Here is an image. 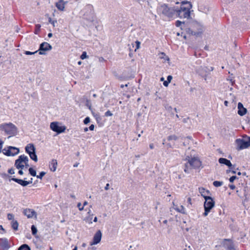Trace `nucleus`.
I'll use <instances>...</instances> for the list:
<instances>
[{
    "label": "nucleus",
    "instance_id": "obj_13",
    "mask_svg": "<svg viewBox=\"0 0 250 250\" xmlns=\"http://www.w3.org/2000/svg\"><path fill=\"white\" fill-rule=\"evenodd\" d=\"M0 247L2 250H8L10 246L8 243V241L7 238H1L0 239Z\"/></svg>",
    "mask_w": 250,
    "mask_h": 250
},
{
    "label": "nucleus",
    "instance_id": "obj_5",
    "mask_svg": "<svg viewBox=\"0 0 250 250\" xmlns=\"http://www.w3.org/2000/svg\"><path fill=\"white\" fill-rule=\"evenodd\" d=\"M205 201L204 202V209L205 212L203 213L204 216L208 215L211 209L214 207L215 202L213 198L210 196L205 197Z\"/></svg>",
    "mask_w": 250,
    "mask_h": 250
},
{
    "label": "nucleus",
    "instance_id": "obj_46",
    "mask_svg": "<svg viewBox=\"0 0 250 250\" xmlns=\"http://www.w3.org/2000/svg\"><path fill=\"white\" fill-rule=\"evenodd\" d=\"M172 79V76L171 75H168L167 77V81L169 82V83H170L171 80Z\"/></svg>",
    "mask_w": 250,
    "mask_h": 250
},
{
    "label": "nucleus",
    "instance_id": "obj_9",
    "mask_svg": "<svg viewBox=\"0 0 250 250\" xmlns=\"http://www.w3.org/2000/svg\"><path fill=\"white\" fill-rule=\"evenodd\" d=\"M222 244L226 250H235L234 244L231 239H223Z\"/></svg>",
    "mask_w": 250,
    "mask_h": 250
},
{
    "label": "nucleus",
    "instance_id": "obj_12",
    "mask_svg": "<svg viewBox=\"0 0 250 250\" xmlns=\"http://www.w3.org/2000/svg\"><path fill=\"white\" fill-rule=\"evenodd\" d=\"M23 213L24 215L26 216L28 218H31L35 217L37 218V213L32 209L26 208L24 209Z\"/></svg>",
    "mask_w": 250,
    "mask_h": 250
},
{
    "label": "nucleus",
    "instance_id": "obj_43",
    "mask_svg": "<svg viewBox=\"0 0 250 250\" xmlns=\"http://www.w3.org/2000/svg\"><path fill=\"white\" fill-rule=\"evenodd\" d=\"M25 157L26 158L27 161H26V160L23 161V163H24L26 167H28L29 166L28 163V158L26 156H25Z\"/></svg>",
    "mask_w": 250,
    "mask_h": 250
},
{
    "label": "nucleus",
    "instance_id": "obj_15",
    "mask_svg": "<svg viewBox=\"0 0 250 250\" xmlns=\"http://www.w3.org/2000/svg\"><path fill=\"white\" fill-rule=\"evenodd\" d=\"M218 162L220 164H224V165L228 166L229 168H231L232 165L229 160L226 158H220L219 159Z\"/></svg>",
    "mask_w": 250,
    "mask_h": 250
},
{
    "label": "nucleus",
    "instance_id": "obj_40",
    "mask_svg": "<svg viewBox=\"0 0 250 250\" xmlns=\"http://www.w3.org/2000/svg\"><path fill=\"white\" fill-rule=\"evenodd\" d=\"M7 218L9 220H13L14 215L12 214L9 213L7 215Z\"/></svg>",
    "mask_w": 250,
    "mask_h": 250
},
{
    "label": "nucleus",
    "instance_id": "obj_2",
    "mask_svg": "<svg viewBox=\"0 0 250 250\" xmlns=\"http://www.w3.org/2000/svg\"><path fill=\"white\" fill-rule=\"evenodd\" d=\"M187 162L185 164L184 171L187 173H190L192 169L199 168L201 165V162L199 159L196 157L190 158L188 156L185 159Z\"/></svg>",
    "mask_w": 250,
    "mask_h": 250
},
{
    "label": "nucleus",
    "instance_id": "obj_34",
    "mask_svg": "<svg viewBox=\"0 0 250 250\" xmlns=\"http://www.w3.org/2000/svg\"><path fill=\"white\" fill-rule=\"evenodd\" d=\"M46 172L44 171L41 172L39 175H37L36 177L40 179H42V177L45 175Z\"/></svg>",
    "mask_w": 250,
    "mask_h": 250
},
{
    "label": "nucleus",
    "instance_id": "obj_10",
    "mask_svg": "<svg viewBox=\"0 0 250 250\" xmlns=\"http://www.w3.org/2000/svg\"><path fill=\"white\" fill-rule=\"evenodd\" d=\"M27 161L26 158L24 155H20L18 159L15 161V166L17 169H22L24 168V165L23 164V161Z\"/></svg>",
    "mask_w": 250,
    "mask_h": 250
},
{
    "label": "nucleus",
    "instance_id": "obj_18",
    "mask_svg": "<svg viewBox=\"0 0 250 250\" xmlns=\"http://www.w3.org/2000/svg\"><path fill=\"white\" fill-rule=\"evenodd\" d=\"M174 206V209L177 210L178 212H180L182 214H186V211L185 208L183 206L181 205L180 206H178L177 205H175L174 203H173Z\"/></svg>",
    "mask_w": 250,
    "mask_h": 250
},
{
    "label": "nucleus",
    "instance_id": "obj_22",
    "mask_svg": "<svg viewBox=\"0 0 250 250\" xmlns=\"http://www.w3.org/2000/svg\"><path fill=\"white\" fill-rule=\"evenodd\" d=\"M199 190L201 195L205 198V197H209V196H207V194H208L209 191L206 190L205 188H199Z\"/></svg>",
    "mask_w": 250,
    "mask_h": 250
},
{
    "label": "nucleus",
    "instance_id": "obj_30",
    "mask_svg": "<svg viewBox=\"0 0 250 250\" xmlns=\"http://www.w3.org/2000/svg\"><path fill=\"white\" fill-rule=\"evenodd\" d=\"M29 173L32 176H36V171L32 167L29 168Z\"/></svg>",
    "mask_w": 250,
    "mask_h": 250
},
{
    "label": "nucleus",
    "instance_id": "obj_19",
    "mask_svg": "<svg viewBox=\"0 0 250 250\" xmlns=\"http://www.w3.org/2000/svg\"><path fill=\"white\" fill-rule=\"evenodd\" d=\"M57 166V162L56 160L53 159L50 164V169L52 171H55L56 170Z\"/></svg>",
    "mask_w": 250,
    "mask_h": 250
},
{
    "label": "nucleus",
    "instance_id": "obj_37",
    "mask_svg": "<svg viewBox=\"0 0 250 250\" xmlns=\"http://www.w3.org/2000/svg\"><path fill=\"white\" fill-rule=\"evenodd\" d=\"M38 51H38H36L35 52H30V51H26L24 53L26 55H30L35 54V53H37Z\"/></svg>",
    "mask_w": 250,
    "mask_h": 250
},
{
    "label": "nucleus",
    "instance_id": "obj_26",
    "mask_svg": "<svg viewBox=\"0 0 250 250\" xmlns=\"http://www.w3.org/2000/svg\"><path fill=\"white\" fill-rule=\"evenodd\" d=\"M19 224L17 221H13L12 222V228L15 230H18Z\"/></svg>",
    "mask_w": 250,
    "mask_h": 250
},
{
    "label": "nucleus",
    "instance_id": "obj_59",
    "mask_svg": "<svg viewBox=\"0 0 250 250\" xmlns=\"http://www.w3.org/2000/svg\"><path fill=\"white\" fill-rule=\"evenodd\" d=\"M88 204L87 202V201H84V203H83V206H85L86 205H87Z\"/></svg>",
    "mask_w": 250,
    "mask_h": 250
},
{
    "label": "nucleus",
    "instance_id": "obj_56",
    "mask_svg": "<svg viewBox=\"0 0 250 250\" xmlns=\"http://www.w3.org/2000/svg\"><path fill=\"white\" fill-rule=\"evenodd\" d=\"M149 147L150 149H153L154 148V145L153 144H150L149 145Z\"/></svg>",
    "mask_w": 250,
    "mask_h": 250
},
{
    "label": "nucleus",
    "instance_id": "obj_28",
    "mask_svg": "<svg viewBox=\"0 0 250 250\" xmlns=\"http://www.w3.org/2000/svg\"><path fill=\"white\" fill-rule=\"evenodd\" d=\"M223 182L222 181H215L213 182V185L215 187H219L222 186Z\"/></svg>",
    "mask_w": 250,
    "mask_h": 250
},
{
    "label": "nucleus",
    "instance_id": "obj_29",
    "mask_svg": "<svg viewBox=\"0 0 250 250\" xmlns=\"http://www.w3.org/2000/svg\"><path fill=\"white\" fill-rule=\"evenodd\" d=\"M31 229V231H32V234L33 235H36L37 233L38 230H37V228L35 227V226L32 225Z\"/></svg>",
    "mask_w": 250,
    "mask_h": 250
},
{
    "label": "nucleus",
    "instance_id": "obj_1",
    "mask_svg": "<svg viewBox=\"0 0 250 250\" xmlns=\"http://www.w3.org/2000/svg\"><path fill=\"white\" fill-rule=\"evenodd\" d=\"M188 4L189 5V7H185L181 6L179 9L168 8L167 5L165 4L163 6L164 7L163 13L168 17H171L173 14H176L181 19H188L190 16L189 9L191 7V4L189 3H188Z\"/></svg>",
    "mask_w": 250,
    "mask_h": 250
},
{
    "label": "nucleus",
    "instance_id": "obj_49",
    "mask_svg": "<svg viewBox=\"0 0 250 250\" xmlns=\"http://www.w3.org/2000/svg\"><path fill=\"white\" fill-rule=\"evenodd\" d=\"M94 127H95V126L94 125L92 124L90 125V126L89 127V129L90 130H93L94 129Z\"/></svg>",
    "mask_w": 250,
    "mask_h": 250
},
{
    "label": "nucleus",
    "instance_id": "obj_55",
    "mask_svg": "<svg viewBox=\"0 0 250 250\" xmlns=\"http://www.w3.org/2000/svg\"><path fill=\"white\" fill-rule=\"evenodd\" d=\"M32 181H33V178H31L30 179V180L28 181H27V183H28V185L30 184H32Z\"/></svg>",
    "mask_w": 250,
    "mask_h": 250
},
{
    "label": "nucleus",
    "instance_id": "obj_44",
    "mask_svg": "<svg viewBox=\"0 0 250 250\" xmlns=\"http://www.w3.org/2000/svg\"><path fill=\"white\" fill-rule=\"evenodd\" d=\"M0 175L3 178H6L7 177H10V176L7 174L4 173L0 174Z\"/></svg>",
    "mask_w": 250,
    "mask_h": 250
},
{
    "label": "nucleus",
    "instance_id": "obj_41",
    "mask_svg": "<svg viewBox=\"0 0 250 250\" xmlns=\"http://www.w3.org/2000/svg\"><path fill=\"white\" fill-rule=\"evenodd\" d=\"M8 172L10 174H14L15 173L14 169L13 168H11L9 169L8 170Z\"/></svg>",
    "mask_w": 250,
    "mask_h": 250
},
{
    "label": "nucleus",
    "instance_id": "obj_20",
    "mask_svg": "<svg viewBox=\"0 0 250 250\" xmlns=\"http://www.w3.org/2000/svg\"><path fill=\"white\" fill-rule=\"evenodd\" d=\"M32 152H33V154H30L29 156L32 160H33L35 162H37L38 161V157H37V155L36 154V148H35V147L32 146Z\"/></svg>",
    "mask_w": 250,
    "mask_h": 250
},
{
    "label": "nucleus",
    "instance_id": "obj_23",
    "mask_svg": "<svg viewBox=\"0 0 250 250\" xmlns=\"http://www.w3.org/2000/svg\"><path fill=\"white\" fill-rule=\"evenodd\" d=\"M85 10H87L89 12V15L91 16L93 15L94 11H93V7L91 4H87L86 5L85 7Z\"/></svg>",
    "mask_w": 250,
    "mask_h": 250
},
{
    "label": "nucleus",
    "instance_id": "obj_24",
    "mask_svg": "<svg viewBox=\"0 0 250 250\" xmlns=\"http://www.w3.org/2000/svg\"><path fill=\"white\" fill-rule=\"evenodd\" d=\"M158 55H159V58H160L161 59H164L165 61H166V60L168 61L169 60L168 57L166 56L165 53H164L163 52H161V53H159Z\"/></svg>",
    "mask_w": 250,
    "mask_h": 250
},
{
    "label": "nucleus",
    "instance_id": "obj_8",
    "mask_svg": "<svg viewBox=\"0 0 250 250\" xmlns=\"http://www.w3.org/2000/svg\"><path fill=\"white\" fill-rule=\"evenodd\" d=\"M52 48V46L46 42L42 43L39 47L38 51L40 55H45V51H49Z\"/></svg>",
    "mask_w": 250,
    "mask_h": 250
},
{
    "label": "nucleus",
    "instance_id": "obj_6",
    "mask_svg": "<svg viewBox=\"0 0 250 250\" xmlns=\"http://www.w3.org/2000/svg\"><path fill=\"white\" fill-rule=\"evenodd\" d=\"M50 128L57 134L64 132L66 129L64 125H60L58 122H52L50 125Z\"/></svg>",
    "mask_w": 250,
    "mask_h": 250
},
{
    "label": "nucleus",
    "instance_id": "obj_36",
    "mask_svg": "<svg viewBox=\"0 0 250 250\" xmlns=\"http://www.w3.org/2000/svg\"><path fill=\"white\" fill-rule=\"evenodd\" d=\"M90 122V118L88 117H86L84 120H83V123L85 125L88 124Z\"/></svg>",
    "mask_w": 250,
    "mask_h": 250
},
{
    "label": "nucleus",
    "instance_id": "obj_21",
    "mask_svg": "<svg viewBox=\"0 0 250 250\" xmlns=\"http://www.w3.org/2000/svg\"><path fill=\"white\" fill-rule=\"evenodd\" d=\"M32 147H35L34 145L33 144H28L25 148V150L26 153H27L30 156V154H33L32 152Z\"/></svg>",
    "mask_w": 250,
    "mask_h": 250
},
{
    "label": "nucleus",
    "instance_id": "obj_7",
    "mask_svg": "<svg viewBox=\"0 0 250 250\" xmlns=\"http://www.w3.org/2000/svg\"><path fill=\"white\" fill-rule=\"evenodd\" d=\"M19 149L14 146H9L8 147V149H6L5 148L2 150L3 154L6 156H15L19 153Z\"/></svg>",
    "mask_w": 250,
    "mask_h": 250
},
{
    "label": "nucleus",
    "instance_id": "obj_54",
    "mask_svg": "<svg viewBox=\"0 0 250 250\" xmlns=\"http://www.w3.org/2000/svg\"><path fill=\"white\" fill-rule=\"evenodd\" d=\"M18 173L20 175H22L23 174V172L22 170L21 169L20 170H19Z\"/></svg>",
    "mask_w": 250,
    "mask_h": 250
},
{
    "label": "nucleus",
    "instance_id": "obj_52",
    "mask_svg": "<svg viewBox=\"0 0 250 250\" xmlns=\"http://www.w3.org/2000/svg\"><path fill=\"white\" fill-rule=\"evenodd\" d=\"M49 21L51 23L53 24V26H55V23H57V21H52L51 19H50Z\"/></svg>",
    "mask_w": 250,
    "mask_h": 250
},
{
    "label": "nucleus",
    "instance_id": "obj_57",
    "mask_svg": "<svg viewBox=\"0 0 250 250\" xmlns=\"http://www.w3.org/2000/svg\"><path fill=\"white\" fill-rule=\"evenodd\" d=\"M228 104H229L228 101H225L224 104L225 105V106H228Z\"/></svg>",
    "mask_w": 250,
    "mask_h": 250
},
{
    "label": "nucleus",
    "instance_id": "obj_60",
    "mask_svg": "<svg viewBox=\"0 0 250 250\" xmlns=\"http://www.w3.org/2000/svg\"><path fill=\"white\" fill-rule=\"evenodd\" d=\"M88 128L87 127H85L84 128V132H87L88 131Z\"/></svg>",
    "mask_w": 250,
    "mask_h": 250
},
{
    "label": "nucleus",
    "instance_id": "obj_47",
    "mask_svg": "<svg viewBox=\"0 0 250 250\" xmlns=\"http://www.w3.org/2000/svg\"><path fill=\"white\" fill-rule=\"evenodd\" d=\"M169 83L167 80V81H165L163 83V84L165 86H167L168 85V84L169 83Z\"/></svg>",
    "mask_w": 250,
    "mask_h": 250
},
{
    "label": "nucleus",
    "instance_id": "obj_3",
    "mask_svg": "<svg viewBox=\"0 0 250 250\" xmlns=\"http://www.w3.org/2000/svg\"><path fill=\"white\" fill-rule=\"evenodd\" d=\"M235 143L237 150H240L247 148L250 146V137L246 136L242 139H237Z\"/></svg>",
    "mask_w": 250,
    "mask_h": 250
},
{
    "label": "nucleus",
    "instance_id": "obj_63",
    "mask_svg": "<svg viewBox=\"0 0 250 250\" xmlns=\"http://www.w3.org/2000/svg\"><path fill=\"white\" fill-rule=\"evenodd\" d=\"M167 222V220H165L163 221V223L165 224H166Z\"/></svg>",
    "mask_w": 250,
    "mask_h": 250
},
{
    "label": "nucleus",
    "instance_id": "obj_11",
    "mask_svg": "<svg viewBox=\"0 0 250 250\" xmlns=\"http://www.w3.org/2000/svg\"><path fill=\"white\" fill-rule=\"evenodd\" d=\"M102 232L100 230H98L94 234L93 242L91 243V245H96L100 242L102 238Z\"/></svg>",
    "mask_w": 250,
    "mask_h": 250
},
{
    "label": "nucleus",
    "instance_id": "obj_31",
    "mask_svg": "<svg viewBox=\"0 0 250 250\" xmlns=\"http://www.w3.org/2000/svg\"><path fill=\"white\" fill-rule=\"evenodd\" d=\"M41 25L39 24H36L35 25V30L34 31V33L35 34H38L40 31Z\"/></svg>",
    "mask_w": 250,
    "mask_h": 250
},
{
    "label": "nucleus",
    "instance_id": "obj_58",
    "mask_svg": "<svg viewBox=\"0 0 250 250\" xmlns=\"http://www.w3.org/2000/svg\"><path fill=\"white\" fill-rule=\"evenodd\" d=\"M52 36H53V34H52V33H49L48 34V37L49 38H51V37H52Z\"/></svg>",
    "mask_w": 250,
    "mask_h": 250
},
{
    "label": "nucleus",
    "instance_id": "obj_27",
    "mask_svg": "<svg viewBox=\"0 0 250 250\" xmlns=\"http://www.w3.org/2000/svg\"><path fill=\"white\" fill-rule=\"evenodd\" d=\"M185 24L184 21H177L175 22V25L177 27H180L181 29H183V25Z\"/></svg>",
    "mask_w": 250,
    "mask_h": 250
},
{
    "label": "nucleus",
    "instance_id": "obj_50",
    "mask_svg": "<svg viewBox=\"0 0 250 250\" xmlns=\"http://www.w3.org/2000/svg\"><path fill=\"white\" fill-rule=\"evenodd\" d=\"M109 188V184L108 183L106 184L105 187H104V189L106 190H108Z\"/></svg>",
    "mask_w": 250,
    "mask_h": 250
},
{
    "label": "nucleus",
    "instance_id": "obj_61",
    "mask_svg": "<svg viewBox=\"0 0 250 250\" xmlns=\"http://www.w3.org/2000/svg\"><path fill=\"white\" fill-rule=\"evenodd\" d=\"M93 221H94V222H96L97 221V217H95L94 218Z\"/></svg>",
    "mask_w": 250,
    "mask_h": 250
},
{
    "label": "nucleus",
    "instance_id": "obj_64",
    "mask_svg": "<svg viewBox=\"0 0 250 250\" xmlns=\"http://www.w3.org/2000/svg\"><path fill=\"white\" fill-rule=\"evenodd\" d=\"M188 119H188H184L183 120V122H184V123H186V122H187V120Z\"/></svg>",
    "mask_w": 250,
    "mask_h": 250
},
{
    "label": "nucleus",
    "instance_id": "obj_17",
    "mask_svg": "<svg viewBox=\"0 0 250 250\" xmlns=\"http://www.w3.org/2000/svg\"><path fill=\"white\" fill-rule=\"evenodd\" d=\"M66 2H64L63 0H59L58 2L56 3V6L60 11H63L64 6Z\"/></svg>",
    "mask_w": 250,
    "mask_h": 250
},
{
    "label": "nucleus",
    "instance_id": "obj_45",
    "mask_svg": "<svg viewBox=\"0 0 250 250\" xmlns=\"http://www.w3.org/2000/svg\"><path fill=\"white\" fill-rule=\"evenodd\" d=\"M4 232H5V229H3V227L1 225H0V233H3Z\"/></svg>",
    "mask_w": 250,
    "mask_h": 250
},
{
    "label": "nucleus",
    "instance_id": "obj_35",
    "mask_svg": "<svg viewBox=\"0 0 250 250\" xmlns=\"http://www.w3.org/2000/svg\"><path fill=\"white\" fill-rule=\"evenodd\" d=\"M87 57V55L86 54V52L84 51L82 53L80 58L81 59L83 60L84 59H86Z\"/></svg>",
    "mask_w": 250,
    "mask_h": 250
},
{
    "label": "nucleus",
    "instance_id": "obj_25",
    "mask_svg": "<svg viewBox=\"0 0 250 250\" xmlns=\"http://www.w3.org/2000/svg\"><path fill=\"white\" fill-rule=\"evenodd\" d=\"M18 250H31V249L28 245L25 244L21 246Z\"/></svg>",
    "mask_w": 250,
    "mask_h": 250
},
{
    "label": "nucleus",
    "instance_id": "obj_14",
    "mask_svg": "<svg viewBox=\"0 0 250 250\" xmlns=\"http://www.w3.org/2000/svg\"><path fill=\"white\" fill-rule=\"evenodd\" d=\"M238 114L240 116H244L247 113V110L246 108H245L243 105V104L239 102L238 104Z\"/></svg>",
    "mask_w": 250,
    "mask_h": 250
},
{
    "label": "nucleus",
    "instance_id": "obj_53",
    "mask_svg": "<svg viewBox=\"0 0 250 250\" xmlns=\"http://www.w3.org/2000/svg\"><path fill=\"white\" fill-rule=\"evenodd\" d=\"M3 142L0 139V152H1V149L2 147V145Z\"/></svg>",
    "mask_w": 250,
    "mask_h": 250
},
{
    "label": "nucleus",
    "instance_id": "obj_42",
    "mask_svg": "<svg viewBox=\"0 0 250 250\" xmlns=\"http://www.w3.org/2000/svg\"><path fill=\"white\" fill-rule=\"evenodd\" d=\"M77 207L79 208V209L81 211L83 209V206L82 207V204L81 203H79L77 205Z\"/></svg>",
    "mask_w": 250,
    "mask_h": 250
},
{
    "label": "nucleus",
    "instance_id": "obj_4",
    "mask_svg": "<svg viewBox=\"0 0 250 250\" xmlns=\"http://www.w3.org/2000/svg\"><path fill=\"white\" fill-rule=\"evenodd\" d=\"M0 129L4 131L7 134L10 135H15L17 132L16 126L12 123L0 125Z\"/></svg>",
    "mask_w": 250,
    "mask_h": 250
},
{
    "label": "nucleus",
    "instance_id": "obj_33",
    "mask_svg": "<svg viewBox=\"0 0 250 250\" xmlns=\"http://www.w3.org/2000/svg\"><path fill=\"white\" fill-rule=\"evenodd\" d=\"M85 105L89 108V110H91V103L89 100L87 99L86 101Z\"/></svg>",
    "mask_w": 250,
    "mask_h": 250
},
{
    "label": "nucleus",
    "instance_id": "obj_38",
    "mask_svg": "<svg viewBox=\"0 0 250 250\" xmlns=\"http://www.w3.org/2000/svg\"><path fill=\"white\" fill-rule=\"evenodd\" d=\"M237 178V177H236V176H232L229 178V181L230 183H232Z\"/></svg>",
    "mask_w": 250,
    "mask_h": 250
},
{
    "label": "nucleus",
    "instance_id": "obj_32",
    "mask_svg": "<svg viewBox=\"0 0 250 250\" xmlns=\"http://www.w3.org/2000/svg\"><path fill=\"white\" fill-rule=\"evenodd\" d=\"M178 137L176 136L175 135H172L169 136L167 137V140L168 141H171V140H176L178 139Z\"/></svg>",
    "mask_w": 250,
    "mask_h": 250
},
{
    "label": "nucleus",
    "instance_id": "obj_62",
    "mask_svg": "<svg viewBox=\"0 0 250 250\" xmlns=\"http://www.w3.org/2000/svg\"><path fill=\"white\" fill-rule=\"evenodd\" d=\"M188 202H189L190 204H191L190 202H191V198L190 197L188 198Z\"/></svg>",
    "mask_w": 250,
    "mask_h": 250
},
{
    "label": "nucleus",
    "instance_id": "obj_16",
    "mask_svg": "<svg viewBox=\"0 0 250 250\" xmlns=\"http://www.w3.org/2000/svg\"><path fill=\"white\" fill-rule=\"evenodd\" d=\"M10 180H12L19 184L21 185L22 187H26L28 185V183H27V181H25L24 180H21L20 179H18L16 178H12Z\"/></svg>",
    "mask_w": 250,
    "mask_h": 250
},
{
    "label": "nucleus",
    "instance_id": "obj_39",
    "mask_svg": "<svg viewBox=\"0 0 250 250\" xmlns=\"http://www.w3.org/2000/svg\"><path fill=\"white\" fill-rule=\"evenodd\" d=\"M104 115L106 117L112 116L113 114L109 110H108L105 113Z\"/></svg>",
    "mask_w": 250,
    "mask_h": 250
},
{
    "label": "nucleus",
    "instance_id": "obj_48",
    "mask_svg": "<svg viewBox=\"0 0 250 250\" xmlns=\"http://www.w3.org/2000/svg\"><path fill=\"white\" fill-rule=\"evenodd\" d=\"M136 44V48L137 49L139 48L140 47V42L137 41L136 42H135Z\"/></svg>",
    "mask_w": 250,
    "mask_h": 250
},
{
    "label": "nucleus",
    "instance_id": "obj_51",
    "mask_svg": "<svg viewBox=\"0 0 250 250\" xmlns=\"http://www.w3.org/2000/svg\"><path fill=\"white\" fill-rule=\"evenodd\" d=\"M229 187L231 189H234L235 188V186L234 185H229Z\"/></svg>",
    "mask_w": 250,
    "mask_h": 250
}]
</instances>
